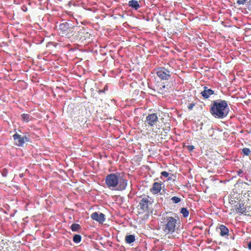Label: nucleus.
I'll return each instance as SVG.
<instances>
[{
    "instance_id": "1",
    "label": "nucleus",
    "mask_w": 251,
    "mask_h": 251,
    "mask_svg": "<svg viewBox=\"0 0 251 251\" xmlns=\"http://www.w3.org/2000/svg\"><path fill=\"white\" fill-rule=\"evenodd\" d=\"M209 111L215 118L223 119L226 117L229 111L227 102L221 99L212 101Z\"/></svg>"
},
{
    "instance_id": "2",
    "label": "nucleus",
    "mask_w": 251,
    "mask_h": 251,
    "mask_svg": "<svg viewBox=\"0 0 251 251\" xmlns=\"http://www.w3.org/2000/svg\"><path fill=\"white\" fill-rule=\"evenodd\" d=\"M105 183L110 189L123 191L126 189L127 181L120 174H110L106 176Z\"/></svg>"
},
{
    "instance_id": "3",
    "label": "nucleus",
    "mask_w": 251,
    "mask_h": 251,
    "mask_svg": "<svg viewBox=\"0 0 251 251\" xmlns=\"http://www.w3.org/2000/svg\"><path fill=\"white\" fill-rule=\"evenodd\" d=\"M163 230L166 233H174L177 227V219L173 217L166 216L161 222Z\"/></svg>"
},
{
    "instance_id": "4",
    "label": "nucleus",
    "mask_w": 251,
    "mask_h": 251,
    "mask_svg": "<svg viewBox=\"0 0 251 251\" xmlns=\"http://www.w3.org/2000/svg\"><path fill=\"white\" fill-rule=\"evenodd\" d=\"M151 204L149 196L143 198L137 207L138 214H148L150 210L149 206Z\"/></svg>"
},
{
    "instance_id": "5",
    "label": "nucleus",
    "mask_w": 251,
    "mask_h": 251,
    "mask_svg": "<svg viewBox=\"0 0 251 251\" xmlns=\"http://www.w3.org/2000/svg\"><path fill=\"white\" fill-rule=\"evenodd\" d=\"M73 27L69 26L68 23L65 22L59 25L57 31L61 36L70 38L73 35Z\"/></svg>"
},
{
    "instance_id": "6",
    "label": "nucleus",
    "mask_w": 251,
    "mask_h": 251,
    "mask_svg": "<svg viewBox=\"0 0 251 251\" xmlns=\"http://www.w3.org/2000/svg\"><path fill=\"white\" fill-rule=\"evenodd\" d=\"M237 213H240L242 214L251 216V202L245 203H240L235 205V208Z\"/></svg>"
},
{
    "instance_id": "7",
    "label": "nucleus",
    "mask_w": 251,
    "mask_h": 251,
    "mask_svg": "<svg viewBox=\"0 0 251 251\" xmlns=\"http://www.w3.org/2000/svg\"><path fill=\"white\" fill-rule=\"evenodd\" d=\"M156 74L157 76L162 80H168L171 75V72L165 67L158 68Z\"/></svg>"
},
{
    "instance_id": "8",
    "label": "nucleus",
    "mask_w": 251,
    "mask_h": 251,
    "mask_svg": "<svg viewBox=\"0 0 251 251\" xmlns=\"http://www.w3.org/2000/svg\"><path fill=\"white\" fill-rule=\"evenodd\" d=\"M13 136L15 144L18 146H22L25 142L29 141V139L26 136H22L17 133Z\"/></svg>"
},
{
    "instance_id": "9",
    "label": "nucleus",
    "mask_w": 251,
    "mask_h": 251,
    "mask_svg": "<svg viewBox=\"0 0 251 251\" xmlns=\"http://www.w3.org/2000/svg\"><path fill=\"white\" fill-rule=\"evenodd\" d=\"M158 117L155 113L149 114L146 117V122L151 127L154 126L158 122Z\"/></svg>"
},
{
    "instance_id": "10",
    "label": "nucleus",
    "mask_w": 251,
    "mask_h": 251,
    "mask_svg": "<svg viewBox=\"0 0 251 251\" xmlns=\"http://www.w3.org/2000/svg\"><path fill=\"white\" fill-rule=\"evenodd\" d=\"M91 36V33L86 28H83L78 31V37L82 41L90 39Z\"/></svg>"
},
{
    "instance_id": "11",
    "label": "nucleus",
    "mask_w": 251,
    "mask_h": 251,
    "mask_svg": "<svg viewBox=\"0 0 251 251\" xmlns=\"http://www.w3.org/2000/svg\"><path fill=\"white\" fill-rule=\"evenodd\" d=\"M91 218L100 224L103 223L105 220V215L99 212L93 213L91 215Z\"/></svg>"
},
{
    "instance_id": "12",
    "label": "nucleus",
    "mask_w": 251,
    "mask_h": 251,
    "mask_svg": "<svg viewBox=\"0 0 251 251\" xmlns=\"http://www.w3.org/2000/svg\"><path fill=\"white\" fill-rule=\"evenodd\" d=\"M201 94L204 99H207L210 96L214 94V91L207 87L204 86L203 90L201 92Z\"/></svg>"
},
{
    "instance_id": "13",
    "label": "nucleus",
    "mask_w": 251,
    "mask_h": 251,
    "mask_svg": "<svg viewBox=\"0 0 251 251\" xmlns=\"http://www.w3.org/2000/svg\"><path fill=\"white\" fill-rule=\"evenodd\" d=\"M162 188V183L155 182L153 184L152 187L151 188L150 191L152 194L155 195L158 194L161 191Z\"/></svg>"
},
{
    "instance_id": "14",
    "label": "nucleus",
    "mask_w": 251,
    "mask_h": 251,
    "mask_svg": "<svg viewBox=\"0 0 251 251\" xmlns=\"http://www.w3.org/2000/svg\"><path fill=\"white\" fill-rule=\"evenodd\" d=\"M218 229L220 230V235L222 237H227L229 235L228 229L224 225H221L219 226Z\"/></svg>"
},
{
    "instance_id": "15",
    "label": "nucleus",
    "mask_w": 251,
    "mask_h": 251,
    "mask_svg": "<svg viewBox=\"0 0 251 251\" xmlns=\"http://www.w3.org/2000/svg\"><path fill=\"white\" fill-rule=\"evenodd\" d=\"M128 6L135 10H137L140 7L139 2L136 0H129Z\"/></svg>"
},
{
    "instance_id": "16",
    "label": "nucleus",
    "mask_w": 251,
    "mask_h": 251,
    "mask_svg": "<svg viewBox=\"0 0 251 251\" xmlns=\"http://www.w3.org/2000/svg\"><path fill=\"white\" fill-rule=\"evenodd\" d=\"M126 242L127 244H130L135 241V237L134 235H128L125 237Z\"/></svg>"
},
{
    "instance_id": "17",
    "label": "nucleus",
    "mask_w": 251,
    "mask_h": 251,
    "mask_svg": "<svg viewBox=\"0 0 251 251\" xmlns=\"http://www.w3.org/2000/svg\"><path fill=\"white\" fill-rule=\"evenodd\" d=\"M21 118L23 121L27 123L31 121L32 119V117L28 114L23 113L21 115Z\"/></svg>"
},
{
    "instance_id": "18",
    "label": "nucleus",
    "mask_w": 251,
    "mask_h": 251,
    "mask_svg": "<svg viewBox=\"0 0 251 251\" xmlns=\"http://www.w3.org/2000/svg\"><path fill=\"white\" fill-rule=\"evenodd\" d=\"M81 228V226L78 224H73L71 226V229L73 231H78Z\"/></svg>"
},
{
    "instance_id": "19",
    "label": "nucleus",
    "mask_w": 251,
    "mask_h": 251,
    "mask_svg": "<svg viewBox=\"0 0 251 251\" xmlns=\"http://www.w3.org/2000/svg\"><path fill=\"white\" fill-rule=\"evenodd\" d=\"M73 240L75 243H79L81 240V236L79 234H75L73 237Z\"/></svg>"
},
{
    "instance_id": "20",
    "label": "nucleus",
    "mask_w": 251,
    "mask_h": 251,
    "mask_svg": "<svg viewBox=\"0 0 251 251\" xmlns=\"http://www.w3.org/2000/svg\"><path fill=\"white\" fill-rule=\"evenodd\" d=\"M181 213L184 217H187L189 215V211L186 208L183 207L181 209Z\"/></svg>"
},
{
    "instance_id": "21",
    "label": "nucleus",
    "mask_w": 251,
    "mask_h": 251,
    "mask_svg": "<svg viewBox=\"0 0 251 251\" xmlns=\"http://www.w3.org/2000/svg\"><path fill=\"white\" fill-rule=\"evenodd\" d=\"M171 200L174 203H178L181 201V199L179 197L174 196L171 199Z\"/></svg>"
},
{
    "instance_id": "22",
    "label": "nucleus",
    "mask_w": 251,
    "mask_h": 251,
    "mask_svg": "<svg viewBox=\"0 0 251 251\" xmlns=\"http://www.w3.org/2000/svg\"><path fill=\"white\" fill-rule=\"evenodd\" d=\"M242 152L245 155H249L251 153V151L248 148H244L242 149Z\"/></svg>"
},
{
    "instance_id": "23",
    "label": "nucleus",
    "mask_w": 251,
    "mask_h": 251,
    "mask_svg": "<svg viewBox=\"0 0 251 251\" xmlns=\"http://www.w3.org/2000/svg\"><path fill=\"white\" fill-rule=\"evenodd\" d=\"M186 148L189 151H192L195 149V148L193 145H188L186 146Z\"/></svg>"
},
{
    "instance_id": "24",
    "label": "nucleus",
    "mask_w": 251,
    "mask_h": 251,
    "mask_svg": "<svg viewBox=\"0 0 251 251\" xmlns=\"http://www.w3.org/2000/svg\"><path fill=\"white\" fill-rule=\"evenodd\" d=\"M247 0H237V3L239 5H243L247 2Z\"/></svg>"
},
{
    "instance_id": "25",
    "label": "nucleus",
    "mask_w": 251,
    "mask_h": 251,
    "mask_svg": "<svg viewBox=\"0 0 251 251\" xmlns=\"http://www.w3.org/2000/svg\"><path fill=\"white\" fill-rule=\"evenodd\" d=\"M195 105V103H189L188 105V109L189 110H192L193 109V108L194 107V106Z\"/></svg>"
},
{
    "instance_id": "26",
    "label": "nucleus",
    "mask_w": 251,
    "mask_h": 251,
    "mask_svg": "<svg viewBox=\"0 0 251 251\" xmlns=\"http://www.w3.org/2000/svg\"><path fill=\"white\" fill-rule=\"evenodd\" d=\"M161 174L162 176H165L166 177H167L169 176V173L166 171L162 172Z\"/></svg>"
},
{
    "instance_id": "27",
    "label": "nucleus",
    "mask_w": 251,
    "mask_h": 251,
    "mask_svg": "<svg viewBox=\"0 0 251 251\" xmlns=\"http://www.w3.org/2000/svg\"><path fill=\"white\" fill-rule=\"evenodd\" d=\"M4 245L3 243V240H2L1 242H0V251H2L3 249V245Z\"/></svg>"
},
{
    "instance_id": "28",
    "label": "nucleus",
    "mask_w": 251,
    "mask_h": 251,
    "mask_svg": "<svg viewBox=\"0 0 251 251\" xmlns=\"http://www.w3.org/2000/svg\"><path fill=\"white\" fill-rule=\"evenodd\" d=\"M243 173V172L241 169H239V170H238L237 171V174L238 176H242L243 175H242Z\"/></svg>"
},
{
    "instance_id": "29",
    "label": "nucleus",
    "mask_w": 251,
    "mask_h": 251,
    "mask_svg": "<svg viewBox=\"0 0 251 251\" xmlns=\"http://www.w3.org/2000/svg\"><path fill=\"white\" fill-rule=\"evenodd\" d=\"M248 248L250 249V250H251V241L249 242L248 244Z\"/></svg>"
},
{
    "instance_id": "30",
    "label": "nucleus",
    "mask_w": 251,
    "mask_h": 251,
    "mask_svg": "<svg viewBox=\"0 0 251 251\" xmlns=\"http://www.w3.org/2000/svg\"><path fill=\"white\" fill-rule=\"evenodd\" d=\"M105 90H106V88H105V87H104V89L103 90H100L99 91V93L100 94L101 93H104Z\"/></svg>"
},
{
    "instance_id": "31",
    "label": "nucleus",
    "mask_w": 251,
    "mask_h": 251,
    "mask_svg": "<svg viewBox=\"0 0 251 251\" xmlns=\"http://www.w3.org/2000/svg\"><path fill=\"white\" fill-rule=\"evenodd\" d=\"M244 184L247 185L248 184L247 183H244Z\"/></svg>"
},
{
    "instance_id": "32",
    "label": "nucleus",
    "mask_w": 251,
    "mask_h": 251,
    "mask_svg": "<svg viewBox=\"0 0 251 251\" xmlns=\"http://www.w3.org/2000/svg\"><path fill=\"white\" fill-rule=\"evenodd\" d=\"M2 176H6V175H4V174H2Z\"/></svg>"
}]
</instances>
